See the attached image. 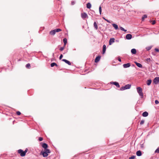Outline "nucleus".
Returning a JSON list of instances; mask_svg holds the SVG:
<instances>
[{
  "label": "nucleus",
  "mask_w": 159,
  "mask_h": 159,
  "mask_svg": "<svg viewBox=\"0 0 159 159\" xmlns=\"http://www.w3.org/2000/svg\"><path fill=\"white\" fill-rule=\"evenodd\" d=\"M131 86V85L130 84H126L125 86L122 87L120 89V90L121 91H123L125 89H129L130 88Z\"/></svg>",
  "instance_id": "nucleus-2"
},
{
  "label": "nucleus",
  "mask_w": 159,
  "mask_h": 159,
  "mask_svg": "<svg viewBox=\"0 0 159 159\" xmlns=\"http://www.w3.org/2000/svg\"><path fill=\"white\" fill-rule=\"evenodd\" d=\"M50 65L51 67H53L54 66H56L57 67L58 66V65H57V64L55 62L52 63H51Z\"/></svg>",
  "instance_id": "nucleus-21"
},
{
  "label": "nucleus",
  "mask_w": 159,
  "mask_h": 159,
  "mask_svg": "<svg viewBox=\"0 0 159 159\" xmlns=\"http://www.w3.org/2000/svg\"><path fill=\"white\" fill-rule=\"evenodd\" d=\"M40 154H42L43 157H45L48 156V154L45 151H42L40 152Z\"/></svg>",
  "instance_id": "nucleus-6"
},
{
  "label": "nucleus",
  "mask_w": 159,
  "mask_h": 159,
  "mask_svg": "<svg viewBox=\"0 0 159 159\" xmlns=\"http://www.w3.org/2000/svg\"><path fill=\"white\" fill-rule=\"evenodd\" d=\"M92 11H93V12H94V13L95 12H94V11H93V10H92Z\"/></svg>",
  "instance_id": "nucleus-49"
},
{
  "label": "nucleus",
  "mask_w": 159,
  "mask_h": 159,
  "mask_svg": "<svg viewBox=\"0 0 159 159\" xmlns=\"http://www.w3.org/2000/svg\"><path fill=\"white\" fill-rule=\"evenodd\" d=\"M146 60L148 62H149L151 61V59L150 58H148L146 59Z\"/></svg>",
  "instance_id": "nucleus-36"
},
{
  "label": "nucleus",
  "mask_w": 159,
  "mask_h": 159,
  "mask_svg": "<svg viewBox=\"0 0 159 159\" xmlns=\"http://www.w3.org/2000/svg\"><path fill=\"white\" fill-rule=\"evenodd\" d=\"M63 57V55H62V54H61V55H60V57H59V59H60V60H61V59H62V57Z\"/></svg>",
  "instance_id": "nucleus-42"
},
{
  "label": "nucleus",
  "mask_w": 159,
  "mask_h": 159,
  "mask_svg": "<svg viewBox=\"0 0 159 159\" xmlns=\"http://www.w3.org/2000/svg\"><path fill=\"white\" fill-rule=\"evenodd\" d=\"M28 151V149H26L24 151V152H25V155H26V153Z\"/></svg>",
  "instance_id": "nucleus-44"
},
{
  "label": "nucleus",
  "mask_w": 159,
  "mask_h": 159,
  "mask_svg": "<svg viewBox=\"0 0 159 159\" xmlns=\"http://www.w3.org/2000/svg\"><path fill=\"white\" fill-rule=\"evenodd\" d=\"M62 61H63L65 62L66 63L68 64L69 65H71V62L65 59H63L62 60Z\"/></svg>",
  "instance_id": "nucleus-9"
},
{
  "label": "nucleus",
  "mask_w": 159,
  "mask_h": 159,
  "mask_svg": "<svg viewBox=\"0 0 159 159\" xmlns=\"http://www.w3.org/2000/svg\"><path fill=\"white\" fill-rule=\"evenodd\" d=\"M100 58L101 56H100L97 57L95 60V62L96 63L98 62L100 60Z\"/></svg>",
  "instance_id": "nucleus-11"
},
{
  "label": "nucleus",
  "mask_w": 159,
  "mask_h": 159,
  "mask_svg": "<svg viewBox=\"0 0 159 159\" xmlns=\"http://www.w3.org/2000/svg\"><path fill=\"white\" fill-rule=\"evenodd\" d=\"M132 38V35L130 34H128L126 36V39L128 40Z\"/></svg>",
  "instance_id": "nucleus-8"
},
{
  "label": "nucleus",
  "mask_w": 159,
  "mask_h": 159,
  "mask_svg": "<svg viewBox=\"0 0 159 159\" xmlns=\"http://www.w3.org/2000/svg\"><path fill=\"white\" fill-rule=\"evenodd\" d=\"M153 81L155 84H158L159 83V77H156L153 80Z\"/></svg>",
  "instance_id": "nucleus-5"
},
{
  "label": "nucleus",
  "mask_w": 159,
  "mask_h": 159,
  "mask_svg": "<svg viewBox=\"0 0 159 159\" xmlns=\"http://www.w3.org/2000/svg\"><path fill=\"white\" fill-rule=\"evenodd\" d=\"M118 60L120 62H121V59L119 58H118Z\"/></svg>",
  "instance_id": "nucleus-47"
},
{
  "label": "nucleus",
  "mask_w": 159,
  "mask_h": 159,
  "mask_svg": "<svg viewBox=\"0 0 159 159\" xmlns=\"http://www.w3.org/2000/svg\"><path fill=\"white\" fill-rule=\"evenodd\" d=\"M54 30H55L56 33L59 32L61 31V30L60 29H56Z\"/></svg>",
  "instance_id": "nucleus-28"
},
{
  "label": "nucleus",
  "mask_w": 159,
  "mask_h": 159,
  "mask_svg": "<svg viewBox=\"0 0 159 159\" xmlns=\"http://www.w3.org/2000/svg\"><path fill=\"white\" fill-rule=\"evenodd\" d=\"M148 113L147 111L143 112L142 114V116L143 117H147L148 116Z\"/></svg>",
  "instance_id": "nucleus-14"
},
{
  "label": "nucleus",
  "mask_w": 159,
  "mask_h": 159,
  "mask_svg": "<svg viewBox=\"0 0 159 159\" xmlns=\"http://www.w3.org/2000/svg\"><path fill=\"white\" fill-rule=\"evenodd\" d=\"M155 23H156V21L155 20H153L152 22V25H154L155 24Z\"/></svg>",
  "instance_id": "nucleus-45"
},
{
  "label": "nucleus",
  "mask_w": 159,
  "mask_h": 159,
  "mask_svg": "<svg viewBox=\"0 0 159 159\" xmlns=\"http://www.w3.org/2000/svg\"><path fill=\"white\" fill-rule=\"evenodd\" d=\"M144 120H141V121L140 122V125H143L144 122Z\"/></svg>",
  "instance_id": "nucleus-33"
},
{
  "label": "nucleus",
  "mask_w": 159,
  "mask_h": 159,
  "mask_svg": "<svg viewBox=\"0 0 159 159\" xmlns=\"http://www.w3.org/2000/svg\"><path fill=\"white\" fill-rule=\"evenodd\" d=\"M135 64L136 66L142 68V65L140 63H138L137 62H135Z\"/></svg>",
  "instance_id": "nucleus-19"
},
{
  "label": "nucleus",
  "mask_w": 159,
  "mask_h": 159,
  "mask_svg": "<svg viewBox=\"0 0 159 159\" xmlns=\"http://www.w3.org/2000/svg\"><path fill=\"white\" fill-rule=\"evenodd\" d=\"M135 158V156H133L129 158V159H134Z\"/></svg>",
  "instance_id": "nucleus-35"
},
{
  "label": "nucleus",
  "mask_w": 159,
  "mask_h": 159,
  "mask_svg": "<svg viewBox=\"0 0 159 159\" xmlns=\"http://www.w3.org/2000/svg\"><path fill=\"white\" fill-rule=\"evenodd\" d=\"M111 84H114L116 85L117 87L119 88L120 86L118 83L116 82H111Z\"/></svg>",
  "instance_id": "nucleus-7"
},
{
  "label": "nucleus",
  "mask_w": 159,
  "mask_h": 159,
  "mask_svg": "<svg viewBox=\"0 0 159 159\" xmlns=\"http://www.w3.org/2000/svg\"><path fill=\"white\" fill-rule=\"evenodd\" d=\"M55 30H52L49 33L50 34L52 35H54L56 33Z\"/></svg>",
  "instance_id": "nucleus-18"
},
{
  "label": "nucleus",
  "mask_w": 159,
  "mask_h": 159,
  "mask_svg": "<svg viewBox=\"0 0 159 159\" xmlns=\"http://www.w3.org/2000/svg\"><path fill=\"white\" fill-rule=\"evenodd\" d=\"M26 67L28 68H30V64L29 63L27 64L26 65Z\"/></svg>",
  "instance_id": "nucleus-30"
},
{
  "label": "nucleus",
  "mask_w": 159,
  "mask_h": 159,
  "mask_svg": "<svg viewBox=\"0 0 159 159\" xmlns=\"http://www.w3.org/2000/svg\"><path fill=\"white\" fill-rule=\"evenodd\" d=\"M155 50L157 52H159V50L157 48H155Z\"/></svg>",
  "instance_id": "nucleus-43"
},
{
  "label": "nucleus",
  "mask_w": 159,
  "mask_h": 159,
  "mask_svg": "<svg viewBox=\"0 0 159 159\" xmlns=\"http://www.w3.org/2000/svg\"><path fill=\"white\" fill-rule=\"evenodd\" d=\"M106 45H104L103 46L102 54H104L105 52L106 51Z\"/></svg>",
  "instance_id": "nucleus-15"
},
{
  "label": "nucleus",
  "mask_w": 159,
  "mask_h": 159,
  "mask_svg": "<svg viewBox=\"0 0 159 159\" xmlns=\"http://www.w3.org/2000/svg\"><path fill=\"white\" fill-rule=\"evenodd\" d=\"M86 7L87 8H88L90 9L91 7V3L89 2L86 5Z\"/></svg>",
  "instance_id": "nucleus-23"
},
{
  "label": "nucleus",
  "mask_w": 159,
  "mask_h": 159,
  "mask_svg": "<svg viewBox=\"0 0 159 159\" xmlns=\"http://www.w3.org/2000/svg\"><path fill=\"white\" fill-rule=\"evenodd\" d=\"M155 103L156 104H157L159 103V101L157 100H156L155 101Z\"/></svg>",
  "instance_id": "nucleus-41"
},
{
  "label": "nucleus",
  "mask_w": 159,
  "mask_h": 159,
  "mask_svg": "<svg viewBox=\"0 0 159 159\" xmlns=\"http://www.w3.org/2000/svg\"><path fill=\"white\" fill-rule=\"evenodd\" d=\"M131 52L133 54H135L136 53V49L134 48L132 49L131 51Z\"/></svg>",
  "instance_id": "nucleus-16"
},
{
  "label": "nucleus",
  "mask_w": 159,
  "mask_h": 159,
  "mask_svg": "<svg viewBox=\"0 0 159 159\" xmlns=\"http://www.w3.org/2000/svg\"><path fill=\"white\" fill-rule=\"evenodd\" d=\"M141 147L142 148H143L144 147H143V144H141Z\"/></svg>",
  "instance_id": "nucleus-46"
},
{
  "label": "nucleus",
  "mask_w": 159,
  "mask_h": 159,
  "mask_svg": "<svg viewBox=\"0 0 159 159\" xmlns=\"http://www.w3.org/2000/svg\"><path fill=\"white\" fill-rule=\"evenodd\" d=\"M45 152L47 153L48 154V153H50L51 152L49 149L48 148H46L44 149Z\"/></svg>",
  "instance_id": "nucleus-25"
},
{
  "label": "nucleus",
  "mask_w": 159,
  "mask_h": 159,
  "mask_svg": "<svg viewBox=\"0 0 159 159\" xmlns=\"http://www.w3.org/2000/svg\"><path fill=\"white\" fill-rule=\"evenodd\" d=\"M130 66V63H127L123 65V66L124 68L129 67Z\"/></svg>",
  "instance_id": "nucleus-10"
},
{
  "label": "nucleus",
  "mask_w": 159,
  "mask_h": 159,
  "mask_svg": "<svg viewBox=\"0 0 159 159\" xmlns=\"http://www.w3.org/2000/svg\"><path fill=\"white\" fill-rule=\"evenodd\" d=\"M112 26L114 27V28L115 29V30H117L118 29V25L115 24H112Z\"/></svg>",
  "instance_id": "nucleus-20"
},
{
  "label": "nucleus",
  "mask_w": 159,
  "mask_h": 159,
  "mask_svg": "<svg viewBox=\"0 0 159 159\" xmlns=\"http://www.w3.org/2000/svg\"><path fill=\"white\" fill-rule=\"evenodd\" d=\"M39 140L40 141H42L43 140V138L41 137H39Z\"/></svg>",
  "instance_id": "nucleus-40"
},
{
  "label": "nucleus",
  "mask_w": 159,
  "mask_h": 159,
  "mask_svg": "<svg viewBox=\"0 0 159 159\" xmlns=\"http://www.w3.org/2000/svg\"><path fill=\"white\" fill-rule=\"evenodd\" d=\"M120 29L122 30V31H124V32H126L127 31V30H125L122 27H120Z\"/></svg>",
  "instance_id": "nucleus-32"
},
{
  "label": "nucleus",
  "mask_w": 159,
  "mask_h": 159,
  "mask_svg": "<svg viewBox=\"0 0 159 159\" xmlns=\"http://www.w3.org/2000/svg\"><path fill=\"white\" fill-rule=\"evenodd\" d=\"M42 147L45 149L48 147V145L46 143H42Z\"/></svg>",
  "instance_id": "nucleus-13"
},
{
  "label": "nucleus",
  "mask_w": 159,
  "mask_h": 159,
  "mask_svg": "<svg viewBox=\"0 0 159 159\" xmlns=\"http://www.w3.org/2000/svg\"><path fill=\"white\" fill-rule=\"evenodd\" d=\"M18 153L20 154L21 157H24L25 155V152L22 150L21 149L18 150Z\"/></svg>",
  "instance_id": "nucleus-3"
},
{
  "label": "nucleus",
  "mask_w": 159,
  "mask_h": 159,
  "mask_svg": "<svg viewBox=\"0 0 159 159\" xmlns=\"http://www.w3.org/2000/svg\"><path fill=\"white\" fill-rule=\"evenodd\" d=\"M136 155L138 156H140L142 155L141 152L140 150L137 151L136 152Z\"/></svg>",
  "instance_id": "nucleus-17"
},
{
  "label": "nucleus",
  "mask_w": 159,
  "mask_h": 159,
  "mask_svg": "<svg viewBox=\"0 0 159 159\" xmlns=\"http://www.w3.org/2000/svg\"><path fill=\"white\" fill-rule=\"evenodd\" d=\"M65 46H64V47H61L60 49V50L61 51H63L64 49V48Z\"/></svg>",
  "instance_id": "nucleus-37"
},
{
  "label": "nucleus",
  "mask_w": 159,
  "mask_h": 159,
  "mask_svg": "<svg viewBox=\"0 0 159 159\" xmlns=\"http://www.w3.org/2000/svg\"><path fill=\"white\" fill-rule=\"evenodd\" d=\"M152 82V80H148L147 81V84L148 85H149L151 84Z\"/></svg>",
  "instance_id": "nucleus-22"
},
{
  "label": "nucleus",
  "mask_w": 159,
  "mask_h": 159,
  "mask_svg": "<svg viewBox=\"0 0 159 159\" xmlns=\"http://www.w3.org/2000/svg\"><path fill=\"white\" fill-rule=\"evenodd\" d=\"M74 3H75V2H74V1H72L71 2V4H72V5H74Z\"/></svg>",
  "instance_id": "nucleus-48"
},
{
  "label": "nucleus",
  "mask_w": 159,
  "mask_h": 159,
  "mask_svg": "<svg viewBox=\"0 0 159 159\" xmlns=\"http://www.w3.org/2000/svg\"><path fill=\"white\" fill-rule=\"evenodd\" d=\"M115 39L111 38L109 40V44L110 45H111L113 43L115 42Z\"/></svg>",
  "instance_id": "nucleus-12"
},
{
  "label": "nucleus",
  "mask_w": 159,
  "mask_h": 159,
  "mask_svg": "<svg viewBox=\"0 0 159 159\" xmlns=\"http://www.w3.org/2000/svg\"><path fill=\"white\" fill-rule=\"evenodd\" d=\"M52 55H53V56H54V54L53 53Z\"/></svg>",
  "instance_id": "nucleus-50"
},
{
  "label": "nucleus",
  "mask_w": 159,
  "mask_h": 159,
  "mask_svg": "<svg viewBox=\"0 0 159 159\" xmlns=\"http://www.w3.org/2000/svg\"><path fill=\"white\" fill-rule=\"evenodd\" d=\"M63 42L64 43V46L66 45L67 43V39L66 38H64L63 39Z\"/></svg>",
  "instance_id": "nucleus-26"
},
{
  "label": "nucleus",
  "mask_w": 159,
  "mask_h": 159,
  "mask_svg": "<svg viewBox=\"0 0 159 159\" xmlns=\"http://www.w3.org/2000/svg\"><path fill=\"white\" fill-rule=\"evenodd\" d=\"M81 17L84 19L86 18H88L87 14L85 12L81 13Z\"/></svg>",
  "instance_id": "nucleus-4"
},
{
  "label": "nucleus",
  "mask_w": 159,
  "mask_h": 159,
  "mask_svg": "<svg viewBox=\"0 0 159 159\" xmlns=\"http://www.w3.org/2000/svg\"><path fill=\"white\" fill-rule=\"evenodd\" d=\"M152 48V47L150 46H148V47H147L146 48V49L147 50V51H149V50H150L151 48Z\"/></svg>",
  "instance_id": "nucleus-29"
},
{
  "label": "nucleus",
  "mask_w": 159,
  "mask_h": 159,
  "mask_svg": "<svg viewBox=\"0 0 159 159\" xmlns=\"http://www.w3.org/2000/svg\"><path fill=\"white\" fill-rule=\"evenodd\" d=\"M137 90L139 95L142 98L143 97V94L142 92V89L140 87H138L137 88Z\"/></svg>",
  "instance_id": "nucleus-1"
},
{
  "label": "nucleus",
  "mask_w": 159,
  "mask_h": 159,
  "mask_svg": "<svg viewBox=\"0 0 159 159\" xmlns=\"http://www.w3.org/2000/svg\"><path fill=\"white\" fill-rule=\"evenodd\" d=\"M16 114L17 115H18V116H19L20 115V114H21V113L20 111H17V112H16Z\"/></svg>",
  "instance_id": "nucleus-39"
},
{
  "label": "nucleus",
  "mask_w": 159,
  "mask_h": 159,
  "mask_svg": "<svg viewBox=\"0 0 159 159\" xmlns=\"http://www.w3.org/2000/svg\"><path fill=\"white\" fill-rule=\"evenodd\" d=\"M103 18L107 22L109 23H110V22L109 20L106 19L104 17H103Z\"/></svg>",
  "instance_id": "nucleus-38"
},
{
  "label": "nucleus",
  "mask_w": 159,
  "mask_h": 159,
  "mask_svg": "<svg viewBox=\"0 0 159 159\" xmlns=\"http://www.w3.org/2000/svg\"><path fill=\"white\" fill-rule=\"evenodd\" d=\"M99 12L100 14L101 15V13H102V8H101V6H100L99 7Z\"/></svg>",
  "instance_id": "nucleus-31"
},
{
  "label": "nucleus",
  "mask_w": 159,
  "mask_h": 159,
  "mask_svg": "<svg viewBox=\"0 0 159 159\" xmlns=\"http://www.w3.org/2000/svg\"><path fill=\"white\" fill-rule=\"evenodd\" d=\"M147 16L146 15H144L142 17V20H143L145 18H146Z\"/></svg>",
  "instance_id": "nucleus-27"
},
{
  "label": "nucleus",
  "mask_w": 159,
  "mask_h": 159,
  "mask_svg": "<svg viewBox=\"0 0 159 159\" xmlns=\"http://www.w3.org/2000/svg\"><path fill=\"white\" fill-rule=\"evenodd\" d=\"M93 25L95 29L96 30H97L98 29V27L96 22H94L93 23Z\"/></svg>",
  "instance_id": "nucleus-24"
},
{
  "label": "nucleus",
  "mask_w": 159,
  "mask_h": 159,
  "mask_svg": "<svg viewBox=\"0 0 159 159\" xmlns=\"http://www.w3.org/2000/svg\"><path fill=\"white\" fill-rule=\"evenodd\" d=\"M155 152L159 153V147L155 150Z\"/></svg>",
  "instance_id": "nucleus-34"
}]
</instances>
